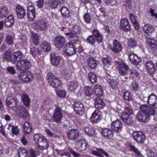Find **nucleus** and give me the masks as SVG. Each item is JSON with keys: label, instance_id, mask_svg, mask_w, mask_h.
<instances>
[{"label": "nucleus", "instance_id": "nucleus-42", "mask_svg": "<svg viewBox=\"0 0 157 157\" xmlns=\"http://www.w3.org/2000/svg\"><path fill=\"white\" fill-rule=\"evenodd\" d=\"M87 63L89 67L91 69H94L97 67L96 61L93 57L89 58Z\"/></svg>", "mask_w": 157, "mask_h": 157}, {"label": "nucleus", "instance_id": "nucleus-7", "mask_svg": "<svg viewBox=\"0 0 157 157\" xmlns=\"http://www.w3.org/2000/svg\"><path fill=\"white\" fill-rule=\"evenodd\" d=\"M6 102L7 106L10 108H13V109L17 111L18 110L17 106L18 101L13 97L9 96L7 97L6 100Z\"/></svg>", "mask_w": 157, "mask_h": 157}, {"label": "nucleus", "instance_id": "nucleus-57", "mask_svg": "<svg viewBox=\"0 0 157 157\" xmlns=\"http://www.w3.org/2000/svg\"><path fill=\"white\" fill-rule=\"evenodd\" d=\"M48 5L51 8L55 9L58 6V3L56 0H49Z\"/></svg>", "mask_w": 157, "mask_h": 157}, {"label": "nucleus", "instance_id": "nucleus-61", "mask_svg": "<svg viewBox=\"0 0 157 157\" xmlns=\"http://www.w3.org/2000/svg\"><path fill=\"white\" fill-rule=\"evenodd\" d=\"M118 82L114 80H111L109 83V86L112 89H115L117 87Z\"/></svg>", "mask_w": 157, "mask_h": 157}, {"label": "nucleus", "instance_id": "nucleus-25", "mask_svg": "<svg viewBox=\"0 0 157 157\" xmlns=\"http://www.w3.org/2000/svg\"><path fill=\"white\" fill-rule=\"evenodd\" d=\"M102 135L106 139H110L113 136L112 130L109 128H105L102 129L101 132Z\"/></svg>", "mask_w": 157, "mask_h": 157}, {"label": "nucleus", "instance_id": "nucleus-59", "mask_svg": "<svg viewBox=\"0 0 157 157\" xmlns=\"http://www.w3.org/2000/svg\"><path fill=\"white\" fill-rule=\"evenodd\" d=\"M27 15L29 20L30 21H33L35 17V11L28 12Z\"/></svg>", "mask_w": 157, "mask_h": 157}, {"label": "nucleus", "instance_id": "nucleus-63", "mask_svg": "<svg viewBox=\"0 0 157 157\" xmlns=\"http://www.w3.org/2000/svg\"><path fill=\"white\" fill-rule=\"evenodd\" d=\"M123 97L126 100H130L132 99L131 94L128 91H125L124 93Z\"/></svg>", "mask_w": 157, "mask_h": 157}, {"label": "nucleus", "instance_id": "nucleus-49", "mask_svg": "<svg viewBox=\"0 0 157 157\" xmlns=\"http://www.w3.org/2000/svg\"><path fill=\"white\" fill-rule=\"evenodd\" d=\"M102 62L103 64L108 67L112 63L111 59L109 57H106L103 58Z\"/></svg>", "mask_w": 157, "mask_h": 157}, {"label": "nucleus", "instance_id": "nucleus-58", "mask_svg": "<svg viewBox=\"0 0 157 157\" xmlns=\"http://www.w3.org/2000/svg\"><path fill=\"white\" fill-rule=\"evenodd\" d=\"M13 39L12 36L8 35H7L6 41V43L9 45H12L13 44Z\"/></svg>", "mask_w": 157, "mask_h": 157}, {"label": "nucleus", "instance_id": "nucleus-3", "mask_svg": "<svg viewBox=\"0 0 157 157\" xmlns=\"http://www.w3.org/2000/svg\"><path fill=\"white\" fill-rule=\"evenodd\" d=\"M31 66V63L27 59L21 60L18 61L16 65V70L17 71L28 70Z\"/></svg>", "mask_w": 157, "mask_h": 157}, {"label": "nucleus", "instance_id": "nucleus-51", "mask_svg": "<svg viewBox=\"0 0 157 157\" xmlns=\"http://www.w3.org/2000/svg\"><path fill=\"white\" fill-rule=\"evenodd\" d=\"M133 113L132 110L128 107H126L124 108V111L121 116L124 115L125 116H129L132 115Z\"/></svg>", "mask_w": 157, "mask_h": 157}, {"label": "nucleus", "instance_id": "nucleus-4", "mask_svg": "<svg viewBox=\"0 0 157 157\" xmlns=\"http://www.w3.org/2000/svg\"><path fill=\"white\" fill-rule=\"evenodd\" d=\"M49 84L53 88H58L61 85V82L51 73H49L47 75Z\"/></svg>", "mask_w": 157, "mask_h": 157}, {"label": "nucleus", "instance_id": "nucleus-14", "mask_svg": "<svg viewBox=\"0 0 157 157\" xmlns=\"http://www.w3.org/2000/svg\"><path fill=\"white\" fill-rule=\"evenodd\" d=\"M67 136L69 140L72 141L75 140L78 138L79 132L77 129H72L67 133Z\"/></svg>", "mask_w": 157, "mask_h": 157}, {"label": "nucleus", "instance_id": "nucleus-34", "mask_svg": "<svg viewBox=\"0 0 157 157\" xmlns=\"http://www.w3.org/2000/svg\"><path fill=\"white\" fill-rule=\"evenodd\" d=\"M22 57V55L19 52H14L11 58V62L12 63L15 64L17 61L21 59Z\"/></svg>", "mask_w": 157, "mask_h": 157}, {"label": "nucleus", "instance_id": "nucleus-13", "mask_svg": "<svg viewBox=\"0 0 157 157\" xmlns=\"http://www.w3.org/2000/svg\"><path fill=\"white\" fill-rule=\"evenodd\" d=\"M74 108L76 114L79 116L82 115L84 112L83 104L79 101H76L74 105Z\"/></svg>", "mask_w": 157, "mask_h": 157}, {"label": "nucleus", "instance_id": "nucleus-60", "mask_svg": "<svg viewBox=\"0 0 157 157\" xmlns=\"http://www.w3.org/2000/svg\"><path fill=\"white\" fill-rule=\"evenodd\" d=\"M57 95L60 97H64L66 95V93L64 90H58L56 91Z\"/></svg>", "mask_w": 157, "mask_h": 157}, {"label": "nucleus", "instance_id": "nucleus-18", "mask_svg": "<svg viewBox=\"0 0 157 157\" xmlns=\"http://www.w3.org/2000/svg\"><path fill=\"white\" fill-rule=\"evenodd\" d=\"M147 103L155 108H157V96L155 94H151L147 97Z\"/></svg>", "mask_w": 157, "mask_h": 157}, {"label": "nucleus", "instance_id": "nucleus-29", "mask_svg": "<svg viewBox=\"0 0 157 157\" xmlns=\"http://www.w3.org/2000/svg\"><path fill=\"white\" fill-rule=\"evenodd\" d=\"M122 46L120 43L117 40H113L112 50L115 53L121 51Z\"/></svg>", "mask_w": 157, "mask_h": 157}, {"label": "nucleus", "instance_id": "nucleus-41", "mask_svg": "<svg viewBox=\"0 0 157 157\" xmlns=\"http://www.w3.org/2000/svg\"><path fill=\"white\" fill-rule=\"evenodd\" d=\"M92 34V36L96 39L98 43L102 42V36L100 33L98 31L94 29L93 31Z\"/></svg>", "mask_w": 157, "mask_h": 157}, {"label": "nucleus", "instance_id": "nucleus-39", "mask_svg": "<svg viewBox=\"0 0 157 157\" xmlns=\"http://www.w3.org/2000/svg\"><path fill=\"white\" fill-rule=\"evenodd\" d=\"M23 131L25 134H28L31 132L32 127L28 122H25L23 125Z\"/></svg>", "mask_w": 157, "mask_h": 157}, {"label": "nucleus", "instance_id": "nucleus-16", "mask_svg": "<svg viewBox=\"0 0 157 157\" xmlns=\"http://www.w3.org/2000/svg\"><path fill=\"white\" fill-rule=\"evenodd\" d=\"M101 118V112L98 110L96 109L92 114L90 120L92 123L94 124L98 123Z\"/></svg>", "mask_w": 157, "mask_h": 157}, {"label": "nucleus", "instance_id": "nucleus-32", "mask_svg": "<svg viewBox=\"0 0 157 157\" xmlns=\"http://www.w3.org/2000/svg\"><path fill=\"white\" fill-rule=\"evenodd\" d=\"M41 50L44 52H48L51 49L50 44L46 41H43L40 45Z\"/></svg>", "mask_w": 157, "mask_h": 157}, {"label": "nucleus", "instance_id": "nucleus-21", "mask_svg": "<svg viewBox=\"0 0 157 157\" xmlns=\"http://www.w3.org/2000/svg\"><path fill=\"white\" fill-rule=\"evenodd\" d=\"M64 50L68 56L72 55L76 52L75 47L73 44L70 43H68L65 45L64 47Z\"/></svg>", "mask_w": 157, "mask_h": 157}, {"label": "nucleus", "instance_id": "nucleus-37", "mask_svg": "<svg viewBox=\"0 0 157 157\" xmlns=\"http://www.w3.org/2000/svg\"><path fill=\"white\" fill-rule=\"evenodd\" d=\"M95 94L98 97H101L103 94V90L101 86L99 85H96L94 87Z\"/></svg>", "mask_w": 157, "mask_h": 157}, {"label": "nucleus", "instance_id": "nucleus-27", "mask_svg": "<svg viewBox=\"0 0 157 157\" xmlns=\"http://www.w3.org/2000/svg\"><path fill=\"white\" fill-rule=\"evenodd\" d=\"M16 11L17 17L20 18L24 17L25 12L24 8L20 5H17L16 8Z\"/></svg>", "mask_w": 157, "mask_h": 157}, {"label": "nucleus", "instance_id": "nucleus-9", "mask_svg": "<svg viewBox=\"0 0 157 157\" xmlns=\"http://www.w3.org/2000/svg\"><path fill=\"white\" fill-rule=\"evenodd\" d=\"M61 111V109L60 108L56 106L52 117L53 121L56 123H59L61 122L62 118V114Z\"/></svg>", "mask_w": 157, "mask_h": 157}, {"label": "nucleus", "instance_id": "nucleus-36", "mask_svg": "<svg viewBox=\"0 0 157 157\" xmlns=\"http://www.w3.org/2000/svg\"><path fill=\"white\" fill-rule=\"evenodd\" d=\"M14 19L13 15H10L5 20V25L6 27H10L13 25Z\"/></svg>", "mask_w": 157, "mask_h": 157}, {"label": "nucleus", "instance_id": "nucleus-48", "mask_svg": "<svg viewBox=\"0 0 157 157\" xmlns=\"http://www.w3.org/2000/svg\"><path fill=\"white\" fill-rule=\"evenodd\" d=\"M127 44L128 46L131 48H134L137 45L136 41L133 38L128 40Z\"/></svg>", "mask_w": 157, "mask_h": 157}, {"label": "nucleus", "instance_id": "nucleus-5", "mask_svg": "<svg viewBox=\"0 0 157 157\" xmlns=\"http://www.w3.org/2000/svg\"><path fill=\"white\" fill-rule=\"evenodd\" d=\"M132 137L137 143L143 144L146 140V136L142 132L135 131L133 132Z\"/></svg>", "mask_w": 157, "mask_h": 157}, {"label": "nucleus", "instance_id": "nucleus-17", "mask_svg": "<svg viewBox=\"0 0 157 157\" xmlns=\"http://www.w3.org/2000/svg\"><path fill=\"white\" fill-rule=\"evenodd\" d=\"M145 67L148 73L152 75L155 71L156 68L154 64L151 61H148L145 64Z\"/></svg>", "mask_w": 157, "mask_h": 157}, {"label": "nucleus", "instance_id": "nucleus-23", "mask_svg": "<svg viewBox=\"0 0 157 157\" xmlns=\"http://www.w3.org/2000/svg\"><path fill=\"white\" fill-rule=\"evenodd\" d=\"M96 150H92L91 151V153L93 155L96 156L98 157H104V156L102 155H104L107 157H109V154L104 150L98 148H97Z\"/></svg>", "mask_w": 157, "mask_h": 157}, {"label": "nucleus", "instance_id": "nucleus-44", "mask_svg": "<svg viewBox=\"0 0 157 157\" xmlns=\"http://www.w3.org/2000/svg\"><path fill=\"white\" fill-rule=\"evenodd\" d=\"M31 38L34 44L36 45H38L39 44V36L33 31L31 32Z\"/></svg>", "mask_w": 157, "mask_h": 157}, {"label": "nucleus", "instance_id": "nucleus-31", "mask_svg": "<svg viewBox=\"0 0 157 157\" xmlns=\"http://www.w3.org/2000/svg\"><path fill=\"white\" fill-rule=\"evenodd\" d=\"M18 108L20 109L19 114L20 117H22L24 119L29 118V113L24 107L21 106H19L18 109Z\"/></svg>", "mask_w": 157, "mask_h": 157}, {"label": "nucleus", "instance_id": "nucleus-19", "mask_svg": "<svg viewBox=\"0 0 157 157\" xmlns=\"http://www.w3.org/2000/svg\"><path fill=\"white\" fill-rule=\"evenodd\" d=\"M137 119L139 121L143 123L148 122L150 119L149 115L145 114L142 111H139L136 115Z\"/></svg>", "mask_w": 157, "mask_h": 157}, {"label": "nucleus", "instance_id": "nucleus-12", "mask_svg": "<svg viewBox=\"0 0 157 157\" xmlns=\"http://www.w3.org/2000/svg\"><path fill=\"white\" fill-rule=\"evenodd\" d=\"M140 111H142L145 114L149 115L150 117L151 115L155 114L154 109L147 105L144 104L140 105Z\"/></svg>", "mask_w": 157, "mask_h": 157}, {"label": "nucleus", "instance_id": "nucleus-28", "mask_svg": "<svg viewBox=\"0 0 157 157\" xmlns=\"http://www.w3.org/2000/svg\"><path fill=\"white\" fill-rule=\"evenodd\" d=\"M128 58L131 63L134 65H138L141 61V59L139 57L133 53L130 54L128 55Z\"/></svg>", "mask_w": 157, "mask_h": 157}, {"label": "nucleus", "instance_id": "nucleus-1", "mask_svg": "<svg viewBox=\"0 0 157 157\" xmlns=\"http://www.w3.org/2000/svg\"><path fill=\"white\" fill-rule=\"evenodd\" d=\"M34 140L36 144H39L38 148L42 150L47 149L49 147V144L48 140L41 134H36L34 135Z\"/></svg>", "mask_w": 157, "mask_h": 157}, {"label": "nucleus", "instance_id": "nucleus-6", "mask_svg": "<svg viewBox=\"0 0 157 157\" xmlns=\"http://www.w3.org/2000/svg\"><path fill=\"white\" fill-rule=\"evenodd\" d=\"M19 76L20 80L28 82L33 79L34 76L31 72L28 71L20 73Z\"/></svg>", "mask_w": 157, "mask_h": 157}, {"label": "nucleus", "instance_id": "nucleus-43", "mask_svg": "<svg viewBox=\"0 0 157 157\" xmlns=\"http://www.w3.org/2000/svg\"><path fill=\"white\" fill-rule=\"evenodd\" d=\"M21 97L24 105L27 107L29 106L30 100L28 95L25 93H23L22 94Z\"/></svg>", "mask_w": 157, "mask_h": 157}, {"label": "nucleus", "instance_id": "nucleus-24", "mask_svg": "<svg viewBox=\"0 0 157 157\" xmlns=\"http://www.w3.org/2000/svg\"><path fill=\"white\" fill-rule=\"evenodd\" d=\"M120 26L121 29L126 32H128L130 29L129 22L125 19H122L121 20Z\"/></svg>", "mask_w": 157, "mask_h": 157}, {"label": "nucleus", "instance_id": "nucleus-2", "mask_svg": "<svg viewBox=\"0 0 157 157\" xmlns=\"http://www.w3.org/2000/svg\"><path fill=\"white\" fill-rule=\"evenodd\" d=\"M118 68L120 74L121 76V79L124 81H126L128 78V70L129 67L127 65L124 63H119Z\"/></svg>", "mask_w": 157, "mask_h": 157}, {"label": "nucleus", "instance_id": "nucleus-45", "mask_svg": "<svg viewBox=\"0 0 157 157\" xmlns=\"http://www.w3.org/2000/svg\"><path fill=\"white\" fill-rule=\"evenodd\" d=\"M62 15L63 17L67 18L69 16V11L67 7L66 6H63L60 9Z\"/></svg>", "mask_w": 157, "mask_h": 157}, {"label": "nucleus", "instance_id": "nucleus-30", "mask_svg": "<svg viewBox=\"0 0 157 157\" xmlns=\"http://www.w3.org/2000/svg\"><path fill=\"white\" fill-rule=\"evenodd\" d=\"M84 132L88 136H94L95 135V130L93 127L90 125H88L84 128Z\"/></svg>", "mask_w": 157, "mask_h": 157}, {"label": "nucleus", "instance_id": "nucleus-52", "mask_svg": "<svg viewBox=\"0 0 157 157\" xmlns=\"http://www.w3.org/2000/svg\"><path fill=\"white\" fill-rule=\"evenodd\" d=\"M139 87V86L138 84L135 81L132 82L129 86V88L131 90L134 91L137 90Z\"/></svg>", "mask_w": 157, "mask_h": 157}, {"label": "nucleus", "instance_id": "nucleus-11", "mask_svg": "<svg viewBox=\"0 0 157 157\" xmlns=\"http://www.w3.org/2000/svg\"><path fill=\"white\" fill-rule=\"evenodd\" d=\"M54 42L56 47L61 48L64 46L66 42V39L63 36H58L55 38Z\"/></svg>", "mask_w": 157, "mask_h": 157}, {"label": "nucleus", "instance_id": "nucleus-50", "mask_svg": "<svg viewBox=\"0 0 157 157\" xmlns=\"http://www.w3.org/2000/svg\"><path fill=\"white\" fill-rule=\"evenodd\" d=\"M87 43L92 46H94L96 42V39L92 35L88 36L86 39Z\"/></svg>", "mask_w": 157, "mask_h": 157}, {"label": "nucleus", "instance_id": "nucleus-8", "mask_svg": "<svg viewBox=\"0 0 157 157\" xmlns=\"http://www.w3.org/2000/svg\"><path fill=\"white\" fill-rule=\"evenodd\" d=\"M34 28L36 30L43 31L46 29L47 25L45 21L43 19L36 21L33 25Z\"/></svg>", "mask_w": 157, "mask_h": 157}, {"label": "nucleus", "instance_id": "nucleus-10", "mask_svg": "<svg viewBox=\"0 0 157 157\" xmlns=\"http://www.w3.org/2000/svg\"><path fill=\"white\" fill-rule=\"evenodd\" d=\"M75 147L77 150L80 151H85L88 147V145L86 141L80 140L76 142Z\"/></svg>", "mask_w": 157, "mask_h": 157}, {"label": "nucleus", "instance_id": "nucleus-53", "mask_svg": "<svg viewBox=\"0 0 157 157\" xmlns=\"http://www.w3.org/2000/svg\"><path fill=\"white\" fill-rule=\"evenodd\" d=\"M54 152H56L58 155L61 156L66 155L68 157H69L70 156V154L69 152L64 151L63 150H59L56 149L54 150Z\"/></svg>", "mask_w": 157, "mask_h": 157}, {"label": "nucleus", "instance_id": "nucleus-38", "mask_svg": "<svg viewBox=\"0 0 157 157\" xmlns=\"http://www.w3.org/2000/svg\"><path fill=\"white\" fill-rule=\"evenodd\" d=\"M94 105L97 108L101 109L105 106V104L102 100L97 98L94 101Z\"/></svg>", "mask_w": 157, "mask_h": 157}, {"label": "nucleus", "instance_id": "nucleus-54", "mask_svg": "<svg viewBox=\"0 0 157 157\" xmlns=\"http://www.w3.org/2000/svg\"><path fill=\"white\" fill-rule=\"evenodd\" d=\"M85 93L86 96H90L93 93L92 89L90 86H85L84 88Z\"/></svg>", "mask_w": 157, "mask_h": 157}, {"label": "nucleus", "instance_id": "nucleus-47", "mask_svg": "<svg viewBox=\"0 0 157 157\" xmlns=\"http://www.w3.org/2000/svg\"><path fill=\"white\" fill-rule=\"evenodd\" d=\"M12 52L10 50H6L4 53L3 58L5 60L11 62V58H12Z\"/></svg>", "mask_w": 157, "mask_h": 157}, {"label": "nucleus", "instance_id": "nucleus-64", "mask_svg": "<svg viewBox=\"0 0 157 157\" xmlns=\"http://www.w3.org/2000/svg\"><path fill=\"white\" fill-rule=\"evenodd\" d=\"M147 155L148 157H157L156 154L151 150L148 151Z\"/></svg>", "mask_w": 157, "mask_h": 157}, {"label": "nucleus", "instance_id": "nucleus-20", "mask_svg": "<svg viewBox=\"0 0 157 157\" xmlns=\"http://www.w3.org/2000/svg\"><path fill=\"white\" fill-rule=\"evenodd\" d=\"M35 153L33 150H29V151L25 149L22 148L19 152V157H27L30 155L34 157Z\"/></svg>", "mask_w": 157, "mask_h": 157}, {"label": "nucleus", "instance_id": "nucleus-35", "mask_svg": "<svg viewBox=\"0 0 157 157\" xmlns=\"http://www.w3.org/2000/svg\"><path fill=\"white\" fill-rule=\"evenodd\" d=\"M121 119L125 124L132 125L133 124L134 121L129 116H125L123 115L121 116Z\"/></svg>", "mask_w": 157, "mask_h": 157}, {"label": "nucleus", "instance_id": "nucleus-55", "mask_svg": "<svg viewBox=\"0 0 157 157\" xmlns=\"http://www.w3.org/2000/svg\"><path fill=\"white\" fill-rule=\"evenodd\" d=\"M90 81L92 83H95L97 82V78L95 75L93 73H90L88 74Z\"/></svg>", "mask_w": 157, "mask_h": 157}, {"label": "nucleus", "instance_id": "nucleus-15", "mask_svg": "<svg viewBox=\"0 0 157 157\" xmlns=\"http://www.w3.org/2000/svg\"><path fill=\"white\" fill-rule=\"evenodd\" d=\"M122 127L121 123L118 120L113 121L111 124V128L112 130L117 133H119L122 131Z\"/></svg>", "mask_w": 157, "mask_h": 157}, {"label": "nucleus", "instance_id": "nucleus-40", "mask_svg": "<svg viewBox=\"0 0 157 157\" xmlns=\"http://www.w3.org/2000/svg\"><path fill=\"white\" fill-rule=\"evenodd\" d=\"M143 30L146 33L149 35L152 32L154 29L151 25L147 24L145 25L143 27Z\"/></svg>", "mask_w": 157, "mask_h": 157}, {"label": "nucleus", "instance_id": "nucleus-26", "mask_svg": "<svg viewBox=\"0 0 157 157\" xmlns=\"http://www.w3.org/2000/svg\"><path fill=\"white\" fill-rule=\"evenodd\" d=\"M78 86V82L75 81H72L67 82V89L70 92H74Z\"/></svg>", "mask_w": 157, "mask_h": 157}, {"label": "nucleus", "instance_id": "nucleus-46", "mask_svg": "<svg viewBox=\"0 0 157 157\" xmlns=\"http://www.w3.org/2000/svg\"><path fill=\"white\" fill-rule=\"evenodd\" d=\"M150 47L153 50H157V41L153 39H148L147 40Z\"/></svg>", "mask_w": 157, "mask_h": 157}, {"label": "nucleus", "instance_id": "nucleus-62", "mask_svg": "<svg viewBox=\"0 0 157 157\" xmlns=\"http://www.w3.org/2000/svg\"><path fill=\"white\" fill-rule=\"evenodd\" d=\"M83 18L84 21L87 24H89L90 23L91 19L89 14L87 13H85L83 16Z\"/></svg>", "mask_w": 157, "mask_h": 157}, {"label": "nucleus", "instance_id": "nucleus-22", "mask_svg": "<svg viewBox=\"0 0 157 157\" xmlns=\"http://www.w3.org/2000/svg\"><path fill=\"white\" fill-rule=\"evenodd\" d=\"M50 60L52 64L55 66H58L60 63L61 59L59 56L52 53L50 55Z\"/></svg>", "mask_w": 157, "mask_h": 157}, {"label": "nucleus", "instance_id": "nucleus-33", "mask_svg": "<svg viewBox=\"0 0 157 157\" xmlns=\"http://www.w3.org/2000/svg\"><path fill=\"white\" fill-rule=\"evenodd\" d=\"M10 10L6 7L2 6L0 8V18H3L10 13Z\"/></svg>", "mask_w": 157, "mask_h": 157}, {"label": "nucleus", "instance_id": "nucleus-56", "mask_svg": "<svg viewBox=\"0 0 157 157\" xmlns=\"http://www.w3.org/2000/svg\"><path fill=\"white\" fill-rule=\"evenodd\" d=\"M129 147L131 150L136 154L138 156L141 157L142 156L141 153L134 146L130 145H129Z\"/></svg>", "mask_w": 157, "mask_h": 157}]
</instances>
